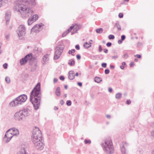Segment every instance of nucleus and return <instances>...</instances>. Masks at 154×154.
Returning <instances> with one entry per match:
<instances>
[{"mask_svg":"<svg viewBox=\"0 0 154 154\" xmlns=\"http://www.w3.org/2000/svg\"><path fill=\"white\" fill-rule=\"evenodd\" d=\"M40 83H38L32 91L30 97V100L35 109H37L40 106L41 96Z\"/></svg>","mask_w":154,"mask_h":154,"instance_id":"1","label":"nucleus"},{"mask_svg":"<svg viewBox=\"0 0 154 154\" xmlns=\"http://www.w3.org/2000/svg\"><path fill=\"white\" fill-rule=\"evenodd\" d=\"M104 151L107 154H111L114 152V147L110 139H106L102 145Z\"/></svg>","mask_w":154,"mask_h":154,"instance_id":"2","label":"nucleus"},{"mask_svg":"<svg viewBox=\"0 0 154 154\" xmlns=\"http://www.w3.org/2000/svg\"><path fill=\"white\" fill-rule=\"evenodd\" d=\"M32 140L34 144L43 141L41 131L37 128H35L32 132Z\"/></svg>","mask_w":154,"mask_h":154,"instance_id":"3","label":"nucleus"},{"mask_svg":"<svg viewBox=\"0 0 154 154\" xmlns=\"http://www.w3.org/2000/svg\"><path fill=\"white\" fill-rule=\"evenodd\" d=\"M29 115V111L27 109H24L16 112L14 116L16 119L20 120L23 119Z\"/></svg>","mask_w":154,"mask_h":154,"instance_id":"4","label":"nucleus"},{"mask_svg":"<svg viewBox=\"0 0 154 154\" xmlns=\"http://www.w3.org/2000/svg\"><path fill=\"white\" fill-rule=\"evenodd\" d=\"M29 115V111L27 109H24L16 112L14 116L16 119L20 120L23 119Z\"/></svg>","mask_w":154,"mask_h":154,"instance_id":"5","label":"nucleus"},{"mask_svg":"<svg viewBox=\"0 0 154 154\" xmlns=\"http://www.w3.org/2000/svg\"><path fill=\"white\" fill-rule=\"evenodd\" d=\"M18 11L25 15L26 17H28L33 14V11L32 9L27 8L26 6L23 5H18Z\"/></svg>","mask_w":154,"mask_h":154,"instance_id":"6","label":"nucleus"},{"mask_svg":"<svg viewBox=\"0 0 154 154\" xmlns=\"http://www.w3.org/2000/svg\"><path fill=\"white\" fill-rule=\"evenodd\" d=\"M63 49V46L62 43H61L60 44V47L59 46L56 48L54 58V59H57L60 57Z\"/></svg>","mask_w":154,"mask_h":154,"instance_id":"7","label":"nucleus"},{"mask_svg":"<svg viewBox=\"0 0 154 154\" xmlns=\"http://www.w3.org/2000/svg\"><path fill=\"white\" fill-rule=\"evenodd\" d=\"M80 25L76 24H73L70 27L69 29H68V33L71 32V35H72L76 33L80 29Z\"/></svg>","mask_w":154,"mask_h":154,"instance_id":"8","label":"nucleus"},{"mask_svg":"<svg viewBox=\"0 0 154 154\" xmlns=\"http://www.w3.org/2000/svg\"><path fill=\"white\" fill-rule=\"evenodd\" d=\"M25 30L24 26H20L18 28L17 32L19 37L23 36L25 35Z\"/></svg>","mask_w":154,"mask_h":154,"instance_id":"9","label":"nucleus"},{"mask_svg":"<svg viewBox=\"0 0 154 154\" xmlns=\"http://www.w3.org/2000/svg\"><path fill=\"white\" fill-rule=\"evenodd\" d=\"M12 132V131L10 130V129L6 132L5 135V138L6 141H9L13 136Z\"/></svg>","mask_w":154,"mask_h":154,"instance_id":"10","label":"nucleus"},{"mask_svg":"<svg viewBox=\"0 0 154 154\" xmlns=\"http://www.w3.org/2000/svg\"><path fill=\"white\" fill-rule=\"evenodd\" d=\"M19 104H21L22 103L25 102L27 99V97L26 95H20L16 98Z\"/></svg>","mask_w":154,"mask_h":154,"instance_id":"11","label":"nucleus"},{"mask_svg":"<svg viewBox=\"0 0 154 154\" xmlns=\"http://www.w3.org/2000/svg\"><path fill=\"white\" fill-rule=\"evenodd\" d=\"M34 146L37 150H41L43 149L44 144L43 141H42L40 143H37L36 144H34Z\"/></svg>","mask_w":154,"mask_h":154,"instance_id":"12","label":"nucleus"},{"mask_svg":"<svg viewBox=\"0 0 154 154\" xmlns=\"http://www.w3.org/2000/svg\"><path fill=\"white\" fill-rule=\"evenodd\" d=\"M38 17L37 15H34L32 18H29L28 21L29 25H31L32 22L35 21L38 19Z\"/></svg>","mask_w":154,"mask_h":154,"instance_id":"13","label":"nucleus"},{"mask_svg":"<svg viewBox=\"0 0 154 154\" xmlns=\"http://www.w3.org/2000/svg\"><path fill=\"white\" fill-rule=\"evenodd\" d=\"M128 144L126 142H124L123 146L121 148V151L122 154H127L126 152L125 147L127 146Z\"/></svg>","mask_w":154,"mask_h":154,"instance_id":"14","label":"nucleus"},{"mask_svg":"<svg viewBox=\"0 0 154 154\" xmlns=\"http://www.w3.org/2000/svg\"><path fill=\"white\" fill-rule=\"evenodd\" d=\"M69 79L70 80L73 79H74L75 76L74 72L72 71H70L69 72Z\"/></svg>","mask_w":154,"mask_h":154,"instance_id":"15","label":"nucleus"},{"mask_svg":"<svg viewBox=\"0 0 154 154\" xmlns=\"http://www.w3.org/2000/svg\"><path fill=\"white\" fill-rule=\"evenodd\" d=\"M10 130H12L13 132H12V134L13 136L16 135L18 134L19 133V131L18 130L15 128H13L10 129Z\"/></svg>","mask_w":154,"mask_h":154,"instance_id":"16","label":"nucleus"},{"mask_svg":"<svg viewBox=\"0 0 154 154\" xmlns=\"http://www.w3.org/2000/svg\"><path fill=\"white\" fill-rule=\"evenodd\" d=\"M11 106H15L19 104V103L16 99L15 100L12 101L10 104Z\"/></svg>","mask_w":154,"mask_h":154,"instance_id":"17","label":"nucleus"},{"mask_svg":"<svg viewBox=\"0 0 154 154\" xmlns=\"http://www.w3.org/2000/svg\"><path fill=\"white\" fill-rule=\"evenodd\" d=\"M27 61V60L25 57L24 58H22L20 60V63L21 65H23L25 63H26Z\"/></svg>","mask_w":154,"mask_h":154,"instance_id":"18","label":"nucleus"},{"mask_svg":"<svg viewBox=\"0 0 154 154\" xmlns=\"http://www.w3.org/2000/svg\"><path fill=\"white\" fill-rule=\"evenodd\" d=\"M91 43L89 42H86L84 44V46L86 48H88L90 47L91 46Z\"/></svg>","mask_w":154,"mask_h":154,"instance_id":"19","label":"nucleus"},{"mask_svg":"<svg viewBox=\"0 0 154 154\" xmlns=\"http://www.w3.org/2000/svg\"><path fill=\"white\" fill-rule=\"evenodd\" d=\"M68 64L70 66H73L75 64V61L73 59H71L69 60Z\"/></svg>","mask_w":154,"mask_h":154,"instance_id":"20","label":"nucleus"},{"mask_svg":"<svg viewBox=\"0 0 154 154\" xmlns=\"http://www.w3.org/2000/svg\"><path fill=\"white\" fill-rule=\"evenodd\" d=\"M25 58L28 60H31L32 59L33 57L31 54H28L26 55L25 57Z\"/></svg>","mask_w":154,"mask_h":154,"instance_id":"21","label":"nucleus"},{"mask_svg":"<svg viewBox=\"0 0 154 154\" xmlns=\"http://www.w3.org/2000/svg\"><path fill=\"white\" fill-rule=\"evenodd\" d=\"M44 62H45L46 61L48 60L49 59L48 55H46L43 56L42 58Z\"/></svg>","mask_w":154,"mask_h":154,"instance_id":"22","label":"nucleus"},{"mask_svg":"<svg viewBox=\"0 0 154 154\" xmlns=\"http://www.w3.org/2000/svg\"><path fill=\"white\" fill-rule=\"evenodd\" d=\"M102 80L101 78L100 77H96L94 78L95 82L97 83H100Z\"/></svg>","mask_w":154,"mask_h":154,"instance_id":"23","label":"nucleus"},{"mask_svg":"<svg viewBox=\"0 0 154 154\" xmlns=\"http://www.w3.org/2000/svg\"><path fill=\"white\" fill-rule=\"evenodd\" d=\"M55 93L58 96H59L60 95V88L58 87L56 88Z\"/></svg>","mask_w":154,"mask_h":154,"instance_id":"24","label":"nucleus"},{"mask_svg":"<svg viewBox=\"0 0 154 154\" xmlns=\"http://www.w3.org/2000/svg\"><path fill=\"white\" fill-rule=\"evenodd\" d=\"M39 31L37 27H35L34 26L31 29V32H37Z\"/></svg>","mask_w":154,"mask_h":154,"instance_id":"25","label":"nucleus"},{"mask_svg":"<svg viewBox=\"0 0 154 154\" xmlns=\"http://www.w3.org/2000/svg\"><path fill=\"white\" fill-rule=\"evenodd\" d=\"M44 25L42 23H40L39 24H36L35 26V27H37V28L39 29L41 27H43L44 26Z\"/></svg>","mask_w":154,"mask_h":154,"instance_id":"26","label":"nucleus"},{"mask_svg":"<svg viewBox=\"0 0 154 154\" xmlns=\"http://www.w3.org/2000/svg\"><path fill=\"white\" fill-rule=\"evenodd\" d=\"M122 97V94L120 93H118L116 95V97L117 99H119Z\"/></svg>","mask_w":154,"mask_h":154,"instance_id":"27","label":"nucleus"},{"mask_svg":"<svg viewBox=\"0 0 154 154\" xmlns=\"http://www.w3.org/2000/svg\"><path fill=\"white\" fill-rule=\"evenodd\" d=\"M115 27H116L118 30H121V27L119 23H116L115 24Z\"/></svg>","mask_w":154,"mask_h":154,"instance_id":"28","label":"nucleus"},{"mask_svg":"<svg viewBox=\"0 0 154 154\" xmlns=\"http://www.w3.org/2000/svg\"><path fill=\"white\" fill-rule=\"evenodd\" d=\"M103 29L102 28L97 29L96 30V32L98 33H100L103 32Z\"/></svg>","mask_w":154,"mask_h":154,"instance_id":"29","label":"nucleus"},{"mask_svg":"<svg viewBox=\"0 0 154 154\" xmlns=\"http://www.w3.org/2000/svg\"><path fill=\"white\" fill-rule=\"evenodd\" d=\"M29 4H30L32 5H35V0H29Z\"/></svg>","mask_w":154,"mask_h":154,"instance_id":"30","label":"nucleus"},{"mask_svg":"<svg viewBox=\"0 0 154 154\" xmlns=\"http://www.w3.org/2000/svg\"><path fill=\"white\" fill-rule=\"evenodd\" d=\"M75 49H72L71 50H69V54H71L72 56H74L75 54L74 53L75 52Z\"/></svg>","mask_w":154,"mask_h":154,"instance_id":"31","label":"nucleus"},{"mask_svg":"<svg viewBox=\"0 0 154 154\" xmlns=\"http://www.w3.org/2000/svg\"><path fill=\"white\" fill-rule=\"evenodd\" d=\"M152 127L153 128V129L151 132V135L152 136L154 137V123L152 124Z\"/></svg>","mask_w":154,"mask_h":154,"instance_id":"32","label":"nucleus"},{"mask_svg":"<svg viewBox=\"0 0 154 154\" xmlns=\"http://www.w3.org/2000/svg\"><path fill=\"white\" fill-rule=\"evenodd\" d=\"M108 38L109 39H113L115 38V37L113 35H110L108 36Z\"/></svg>","mask_w":154,"mask_h":154,"instance_id":"33","label":"nucleus"},{"mask_svg":"<svg viewBox=\"0 0 154 154\" xmlns=\"http://www.w3.org/2000/svg\"><path fill=\"white\" fill-rule=\"evenodd\" d=\"M18 154H26V153L24 150H22Z\"/></svg>","mask_w":154,"mask_h":154,"instance_id":"34","label":"nucleus"},{"mask_svg":"<svg viewBox=\"0 0 154 154\" xmlns=\"http://www.w3.org/2000/svg\"><path fill=\"white\" fill-rule=\"evenodd\" d=\"M84 141H85V144H87V143L90 144L91 143V141L90 140H87L85 139V140Z\"/></svg>","mask_w":154,"mask_h":154,"instance_id":"35","label":"nucleus"},{"mask_svg":"<svg viewBox=\"0 0 154 154\" xmlns=\"http://www.w3.org/2000/svg\"><path fill=\"white\" fill-rule=\"evenodd\" d=\"M5 81L7 83H9L10 81V80L9 77H7L5 78Z\"/></svg>","mask_w":154,"mask_h":154,"instance_id":"36","label":"nucleus"},{"mask_svg":"<svg viewBox=\"0 0 154 154\" xmlns=\"http://www.w3.org/2000/svg\"><path fill=\"white\" fill-rule=\"evenodd\" d=\"M128 57L127 54H125L123 56V57L125 59H127Z\"/></svg>","mask_w":154,"mask_h":154,"instance_id":"37","label":"nucleus"},{"mask_svg":"<svg viewBox=\"0 0 154 154\" xmlns=\"http://www.w3.org/2000/svg\"><path fill=\"white\" fill-rule=\"evenodd\" d=\"M123 16V14L122 13H119V17L120 18H122Z\"/></svg>","mask_w":154,"mask_h":154,"instance_id":"38","label":"nucleus"},{"mask_svg":"<svg viewBox=\"0 0 154 154\" xmlns=\"http://www.w3.org/2000/svg\"><path fill=\"white\" fill-rule=\"evenodd\" d=\"M101 66L103 67L106 68V64L105 63H103L101 64Z\"/></svg>","mask_w":154,"mask_h":154,"instance_id":"39","label":"nucleus"},{"mask_svg":"<svg viewBox=\"0 0 154 154\" xmlns=\"http://www.w3.org/2000/svg\"><path fill=\"white\" fill-rule=\"evenodd\" d=\"M3 66L4 69H7L8 66V64L6 63H4L3 65Z\"/></svg>","mask_w":154,"mask_h":154,"instance_id":"40","label":"nucleus"},{"mask_svg":"<svg viewBox=\"0 0 154 154\" xmlns=\"http://www.w3.org/2000/svg\"><path fill=\"white\" fill-rule=\"evenodd\" d=\"M109 72V70L108 69H106L105 70V73L106 74H108Z\"/></svg>","mask_w":154,"mask_h":154,"instance_id":"41","label":"nucleus"},{"mask_svg":"<svg viewBox=\"0 0 154 154\" xmlns=\"http://www.w3.org/2000/svg\"><path fill=\"white\" fill-rule=\"evenodd\" d=\"M118 57V55H116L113 56L112 57V58L113 59L116 60L117 58Z\"/></svg>","mask_w":154,"mask_h":154,"instance_id":"42","label":"nucleus"},{"mask_svg":"<svg viewBox=\"0 0 154 154\" xmlns=\"http://www.w3.org/2000/svg\"><path fill=\"white\" fill-rule=\"evenodd\" d=\"M59 78H60V79L61 80H63L65 79L64 76H62V75L60 76V77Z\"/></svg>","mask_w":154,"mask_h":154,"instance_id":"43","label":"nucleus"},{"mask_svg":"<svg viewBox=\"0 0 154 154\" xmlns=\"http://www.w3.org/2000/svg\"><path fill=\"white\" fill-rule=\"evenodd\" d=\"M67 32H64L62 35V37H64L65 36H66L67 35Z\"/></svg>","mask_w":154,"mask_h":154,"instance_id":"44","label":"nucleus"},{"mask_svg":"<svg viewBox=\"0 0 154 154\" xmlns=\"http://www.w3.org/2000/svg\"><path fill=\"white\" fill-rule=\"evenodd\" d=\"M111 42H108L106 44V45L107 47H110L111 45Z\"/></svg>","mask_w":154,"mask_h":154,"instance_id":"45","label":"nucleus"},{"mask_svg":"<svg viewBox=\"0 0 154 154\" xmlns=\"http://www.w3.org/2000/svg\"><path fill=\"white\" fill-rule=\"evenodd\" d=\"M125 35H123L121 36V40H124L125 38Z\"/></svg>","mask_w":154,"mask_h":154,"instance_id":"46","label":"nucleus"},{"mask_svg":"<svg viewBox=\"0 0 154 154\" xmlns=\"http://www.w3.org/2000/svg\"><path fill=\"white\" fill-rule=\"evenodd\" d=\"M126 103L128 104H129L131 103V101L129 100H128L126 102Z\"/></svg>","mask_w":154,"mask_h":154,"instance_id":"47","label":"nucleus"},{"mask_svg":"<svg viewBox=\"0 0 154 154\" xmlns=\"http://www.w3.org/2000/svg\"><path fill=\"white\" fill-rule=\"evenodd\" d=\"M75 48L77 50H79L80 49L79 45H76L75 46Z\"/></svg>","mask_w":154,"mask_h":154,"instance_id":"48","label":"nucleus"},{"mask_svg":"<svg viewBox=\"0 0 154 154\" xmlns=\"http://www.w3.org/2000/svg\"><path fill=\"white\" fill-rule=\"evenodd\" d=\"M76 57L78 60H80L81 59V56L79 54H77L76 55Z\"/></svg>","mask_w":154,"mask_h":154,"instance_id":"49","label":"nucleus"},{"mask_svg":"<svg viewBox=\"0 0 154 154\" xmlns=\"http://www.w3.org/2000/svg\"><path fill=\"white\" fill-rule=\"evenodd\" d=\"M102 49L101 48V47L100 45H99V51L100 52H101L102 51Z\"/></svg>","mask_w":154,"mask_h":154,"instance_id":"50","label":"nucleus"},{"mask_svg":"<svg viewBox=\"0 0 154 154\" xmlns=\"http://www.w3.org/2000/svg\"><path fill=\"white\" fill-rule=\"evenodd\" d=\"M106 117L108 119H109L111 118V116L109 115H106Z\"/></svg>","mask_w":154,"mask_h":154,"instance_id":"51","label":"nucleus"},{"mask_svg":"<svg viewBox=\"0 0 154 154\" xmlns=\"http://www.w3.org/2000/svg\"><path fill=\"white\" fill-rule=\"evenodd\" d=\"M58 79H55V78L54 79V80H53L54 83H55L57 82L58 81Z\"/></svg>","mask_w":154,"mask_h":154,"instance_id":"52","label":"nucleus"},{"mask_svg":"<svg viewBox=\"0 0 154 154\" xmlns=\"http://www.w3.org/2000/svg\"><path fill=\"white\" fill-rule=\"evenodd\" d=\"M135 56H136L138 58H140L141 57V55L139 54H137L135 55Z\"/></svg>","mask_w":154,"mask_h":154,"instance_id":"53","label":"nucleus"},{"mask_svg":"<svg viewBox=\"0 0 154 154\" xmlns=\"http://www.w3.org/2000/svg\"><path fill=\"white\" fill-rule=\"evenodd\" d=\"M71 104V102L70 100H68V106H70Z\"/></svg>","mask_w":154,"mask_h":154,"instance_id":"54","label":"nucleus"},{"mask_svg":"<svg viewBox=\"0 0 154 154\" xmlns=\"http://www.w3.org/2000/svg\"><path fill=\"white\" fill-rule=\"evenodd\" d=\"M123 40H122L121 39V40H119L118 41V43L120 44H121L122 42V41Z\"/></svg>","mask_w":154,"mask_h":154,"instance_id":"55","label":"nucleus"},{"mask_svg":"<svg viewBox=\"0 0 154 154\" xmlns=\"http://www.w3.org/2000/svg\"><path fill=\"white\" fill-rule=\"evenodd\" d=\"M104 52L105 53H108V50L107 49H104Z\"/></svg>","mask_w":154,"mask_h":154,"instance_id":"56","label":"nucleus"},{"mask_svg":"<svg viewBox=\"0 0 154 154\" xmlns=\"http://www.w3.org/2000/svg\"><path fill=\"white\" fill-rule=\"evenodd\" d=\"M77 84L80 86H82V83L81 82H78Z\"/></svg>","mask_w":154,"mask_h":154,"instance_id":"57","label":"nucleus"},{"mask_svg":"<svg viewBox=\"0 0 154 154\" xmlns=\"http://www.w3.org/2000/svg\"><path fill=\"white\" fill-rule=\"evenodd\" d=\"M110 67L111 69H114V66H113L112 65H110Z\"/></svg>","mask_w":154,"mask_h":154,"instance_id":"58","label":"nucleus"},{"mask_svg":"<svg viewBox=\"0 0 154 154\" xmlns=\"http://www.w3.org/2000/svg\"><path fill=\"white\" fill-rule=\"evenodd\" d=\"M109 92H111L112 91V89L111 88H109Z\"/></svg>","mask_w":154,"mask_h":154,"instance_id":"59","label":"nucleus"},{"mask_svg":"<svg viewBox=\"0 0 154 154\" xmlns=\"http://www.w3.org/2000/svg\"><path fill=\"white\" fill-rule=\"evenodd\" d=\"M134 65V64L133 62H132V63H131L130 64L131 66H133Z\"/></svg>","mask_w":154,"mask_h":154,"instance_id":"60","label":"nucleus"},{"mask_svg":"<svg viewBox=\"0 0 154 154\" xmlns=\"http://www.w3.org/2000/svg\"><path fill=\"white\" fill-rule=\"evenodd\" d=\"M120 68L122 69H124V66H120Z\"/></svg>","mask_w":154,"mask_h":154,"instance_id":"61","label":"nucleus"},{"mask_svg":"<svg viewBox=\"0 0 154 154\" xmlns=\"http://www.w3.org/2000/svg\"><path fill=\"white\" fill-rule=\"evenodd\" d=\"M60 103L63 105V100H61L60 102Z\"/></svg>","mask_w":154,"mask_h":154,"instance_id":"62","label":"nucleus"},{"mask_svg":"<svg viewBox=\"0 0 154 154\" xmlns=\"http://www.w3.org/2000/svg\"><path fill=\"white\" fill-rule=\"evenodd\" d=\"M122 65L124 66L125 65V62H123L122 63Z\"/></svg>","mask_w":154,"mask_h":154,"instance_id":"63","label":"nucleus"},{"mask_svg":"<svg viewBox=\"0 0 154 154\" xmlns=\"http://www.w3.org/2000/svg\"><path fill=\"white\" fill-rule=\"evenodd\" d=\"M151 154H154V149L152 151Z\"/></svg>","mask_w":154,"mask_h":154,"instance_id":"64","label":"nucleus"}]
</instances>
